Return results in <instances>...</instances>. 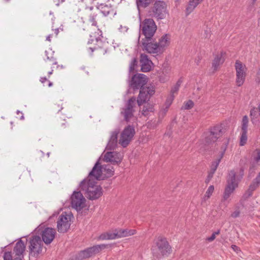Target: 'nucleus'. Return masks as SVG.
I'll list each match as a JSON object with an SVG mask.
<instances>
[{
    "mask_svg": "<svg viewBox=\"0 0 260 260\" xmlns=\"http://www.w3.org/2000/svg\"><path fill=\"white\" fill-rule=\"evenodd\" d=\"M97 5L98 6L96 8L90 7L87 8L85 11L86 15L88 17L92 25L94 26H96L98 21L101 20V14L104 16H107L113 12V10L110 6L100 3V2H98Z\"/></svg>",
    "mask_w": 260,
    "mask_h": 260,
    "instance_id": "obj_1",
    "label": "nucleus"
},
{
    "mask_svg": "<svg viewBox=\"0 0 260 260\" xmlns=\"http://www.w3.org/2000/svg\"><path fill=\"white\" fill-rule=\"evenodd\" d=\"M94 180L84 179L80 184L81 189L84 191L87 197L91 200L99 198L103 194L102 188L96 185Z\"/></svg>",
    "mask_w": 260,
    "mask_h": 260,
    "instance_id": "obj_2",
    "label": "nucleus"
},
{
    "mask_svg": "<svg viewBox=\"0 0 260 260\" xmlns=\"http://www.w3.org/2000/svg\"><path fill=\"white\" fill-rule=\"evenodd\" d=\"M236 172L234 170H231L229 172L227 179V185L223 193L221 200V202L223 203L227 201L232 193L234 192L235 189L238 187V182L236 179Z\"/></svg>",
    "mask_w": 260,
    "mask_h": 260,
    "instance_id": "obj_3",
    "label": "nucleus"
},
{
    "mask_svg": "<svg viewBox=\"0 0 260 260\" xmlns=\"http://www.w3.org/2000/svg\"><path fill=\"white\" fill-rule=\"evenodd\" d=\"M155 244L158 252L157 253L153 252V255L157 257L160 256H168L171 253V247L166 238L158 237Z\"/></svg>",
    "mask_w": 260,
    "mask_h": 260,
    "instance_id": "obj_4",
    "label": "nucleus"
},
{
    "mask_svg": "<svg viewBox=\"0 0 260 260\" xmlns=\"http://www.w3.org/2000/svg\"><path fill=\"white\" fill-rule=\"evenodd\" d=\"M43 243L39 236H32L29 239L28 249L29 255L37 257L40 254L43 250Z\"/></svg>",
    "mask_w": 260,
    "mask_h": 260,
    "instance_id": "obj_5",
    "label": "nucleus"
},
{
    "mask_svg": "<svg viewBox=\"0 0 260 260\" xmlns=\"http://www.w3.org/2000/svg\"><path fill=\"white\" fill-rule=\"evenodd\" d=\"M150 13V15L157 19H164L168 14L167 5L163 1L155 2Z\"/></svg>",
    "mask_w": 260,
    "mask_h": 260,
    "instance_id": "obj_6",
    "label": "nucleus"
},
{
    "mask_svg": "<svg viewBox=\"0 0 260 260\" xmlns=\"http://www.w3.org/2000/svg\"><path fill=\"white\" fill-rule=\"evenodd\" d=\"M92 42L93 43L89 42L88 45V49L90 51V53L94 54L96 56H101L104 55L107 52V45L101 40L95 39L92 40Z\"/></svg>",
    "mask_w": 260,
    "mask_h": 260,
    "instance_id": "obj_7",
    "label": "nucleus"
},
{
    "mask_svg": "<svg viewBox=\"0 0 260 260\" xmlns=\"http://www.w3.org/2000/svg\"><path fill=\"white\" fill-rule=\"evenodd\" d=\"M72 216L63 212L59 215L57 221V229L59 233H64L68 231L71 224Z\"/></svg>",
    "mask_w": 260,
    "mask_h": 260,
    "instance_id": "obj_8",
    "label": "nucleus"
},
{
    "mask_svg": "<svg viewBox=\"0 0 260 260\" xmlns=\"http://www.w3.org/2000/svg\"><path fill=\"white\" fill-rule=\"evenodd\" d=\"M236 72V82L238 86H242L245 82L247 68L246 66L239 60H237L235 64Z\"/></svg>",
    "mask_w": 260,
    "mask_h": 260,
    "instance_id": "obj_9",
    "label": "nucleus"
},
{
    "mask_svg": "<svg viewBox=\"0 0 260 260\" xmlns=\"http://www.w3.org/2000/svg\"><path fill=\"white\" fill-rule=\"evenodd\" d=\"M71 204L73 208L79 211L86 207V199L80 191H74L71 197Z\"/></svg>",
    "mask_w": 260,
    "mask_h": 260,
    "instance_id": "obj_10",
    "label": "nucleus"
},
{
    "mask_svg": "<svg viewBox=\"0 0 260 260\" xmlns=\"http://www.w3.org/2000/svg\"><path fill=\"white\" fill-rule=\"evenodd\" d=\"M135 134L134 127L131 125H128L122 132L119 140V143L123 147H126L132 141Z\"/></svg>",
    "mask_w": 260,
    "mask_h": 260,
    "instance_id": "obj_11",
    "label": "nucleus"
},
{
    "mask_svg": "<svg viewBox=\"0 0 260 260\" xmlns=\"http://www.w3.org/2000/svg\"><path fill=\"white\" fill-rule=\"evenodd\" d=\"M156 25L152 19H146L143 23L142 33L146 39H152L156 30Z\"/></svg>",
    "mask_w": 260,
    "mask_h": 260,
    "instance_id": "obj_12",
    "label": "nucleus"
},
{
    "mask_svg": "<svg viewBox=\"0 0 260 260\" xmlns=\"http://www.w3.org/2000/svg\"><path fill=\"white\" fill-rule=\"evenodd\" d=\"M155 93V88L153 86H150L141 88L137 99L138 106H140L144 103L148 101L151 96Z\"/></svg>",
    "mask_w": 260,
    "mask_h": 260,
    "instance_id": "obj_13",
    "label": "nucleus"
},
{
    "mask_svg": "<svg viewBox=\"0 0 260 260\" xmlns=\"http://www.w3.org/2000/svg\"><path fill=\"white\" fill-rule=\"evenodd\" d=\"M147 82V78L143 74H136L133 76L129 82V86L133 89L144 88V86Z\"/></svg>",
    "mask_w": 260,
    "mask_h": 260,
    "instance_id": "obj_14",
    "label": "nucleus"
},
{
    "mask_svg": "<svg viewBox=\"0 0 260 260\" xmlns=\"http://www.w3.org/2000/svg\"><path fill=\"white\" fill-rule=\"evenodd\" d=\"M104 178L103 166L101 165L99 161H98L85 179L95 181L103 180Z\"/></svg>",
    "mask_w": 260,
    "mask_h": 260,
    "instance_id": "obj_15",
    "label": "nucleus"
},
{
    "mask_svg": "<svg viewBox=\"0 0 260 260\" xmlns=\"http://www.w3.org/2000/svg\"><path fill=\"white\" fill-rule=\"evenodd\" d=\"M221 134L222 128L220 125H216L211 128L210 131L206 134V143L210 144L215 142Z\"/></svg>",
    "mask_w": 260,
    "mask_h": 260,
    "instance_id": "obj_16",
    "label": "nucleus"
},
{
    "mask_svg": "<svg viewBox=\"0 0 260 260\" xmlns=\"http://www.w3.org/2000/svg\"><path fill=\"white\" fill-rule=\"evenodd\" d=\"M135 105L136 98L132 97L127 101L125 108L121 112L126 121L128 122L129 119L134 116V112H135L134 108Z\"/></svg>",
    "mask_w": 260,
    "mask_h": 260,
    "instance_id": "obj_17",
    "label": "nucleus"
},
{
    "mask_svg": "<svg viewBox=\"0 0 260 260\" xmlns=\"http://www.w3.org/2000/svg\"><path fill=\"white\" fill-rule=\"evenodd\" d=\"M152 39H143L141 43L143 46V50H145L149 53H160V49L157 46V43H152Z\"/></svg>",
    "mask_w": 260,
    "mask_h": 260,
    "instance_id": "obj_18",
    "label": "nucleus"
},
{
    "mask_svg": "<svg viewBox=\"0 0 260 260\" xmlns=\"http://www.w3.org/2000/svg\"><path fill=\"white\" fill-rule=\"evenodd\" d=\"M103 160L105 162H110L113 165L118 164L122 160L121 154L116 151L106 152L104 156Z\"/></svg>",
    "mask_w": 260,
    "mask_h": 260,
    "instance_id": "obj_19",
    "label": "nucleus"
},
{
    "mask_svg": "<svg viewBox=\"0 0 260 260\" xmlns=\"http://www.w3.org/2000/svg\"><path fill=\"white\" fill-rule=\"evenodd\" d=\"M56 231L51 228H46L42 232V241L46 244H50L55 238Z\"/></svg>",
    "mask_w": 260,
    "mask_h": 260,
    "instance_id": "obj_20",
    "label": "nucleus"
},
{
    "mask_svg": "<svg viewBox=\"0 0 260 260\" xmlns=\"http://www.w3.org/2000/svg\"><path fill=\"white\" fill-rule=\"evenodd\" d=\"M140 63L141 71L143 72H147L151 70L152 62L149 59L147 55L141 54L140 56Z\"/></svg>",
    "mask_w": 260,
    "mask_h": 260,
    "instance_id": "obj_21",
    "label": "nucleus"
},
{
    "mask_svg": "<svg viewBox=\"0 0 260 260\" xmlns=\"http://www.w3.org/2000/svg\"><path fill=\"white\" fill-rule=\"evenodd\" d=\"M25 248L26 246L24 243L21 240H19L16 243L13 249V252L15 254L14 257H20L22 259L23 257V253Z\"/></svg>",
    "mask_w": 260,
    "mask_h": 260,
    "instance_id": "obj_22",
    "label": "nucleus"
},
{
    "mask_svg": "<svg viewBox=\"0 0 260 260\" xmlns=\"http://www.w3.org/2000/svg\"><path fill=\"white\" fill-rule=\"evenodd\" d=\"M223 54L224 53L223 52H221L217 54L214 57L212 64V68L213 70V72L217 71L220 66L224 62L225 59L223 56Z\"/></svg>",
    "mask_w": 260,
    "mask_h": 260,
    "instance_id": "obj_23",
    "label": "nucleus"
},
{
    "mask_svg": "<svg viewBox=\"0 0 260 260\" xmlns=\"http://www.w3.org/2000/svg\"><path fill=\"white\" fill-rule=\"evenodd\" d=\"M260 183L254 179L252 183L250 184L248 189L246 191L243 195V198L245 199L252 196L253 192L259 186Z\"/></svg>",
    "mask_w": 260,
    "mask_h": 260,
    "instance_id": "obj_24",
    "label": "nucleus"
},
{
    "mask_svg": "<svg viewBox=\"0 0 260 260\" xmlns=\"http://www.w3.org/2000/svg\"><path fill=\"white\" fill-rule=\"evenodd\" d=\"M116 238L127 237L136 234V230L128 229L115 230Z\"/></svg>",
    "mask_w": 260,
    "mask_h": 260,
    "instance_id": "obj_25",
    "label": "nucleus"
},
{
    "mask_svg": "<svg viewBox=\"0 0 260 260\" xmlns=\"http://www.w3.org/2000/svg\"><path fill=\"white\" fill-rule=\"evenodd\" d=\"M119 132L115 131L111 134L110 139L107 145V148L110 149H114L117 144V137Z\"/></svg>",
    "mask_w": 260,
    "mask_h": 260,
    "instance_id": "obj_26",
    "label": "nucleus"
},
{
    "mask_svg": "<svg viewBox=\"0 0 260 260\" xmlns=\"http://www.w3.org/2000/svg\"><path fill=\"white\" fill-rule=\"evenodd\" d=\"M170 38L167 35H164L159 39L157 46L160 49V53L164 51V48L168 46L170 43Z\"/></svg>",
    "mask_w": 260,
    "mask_h": 260,
    "instance_id": "obj_27",
    "label": "nucleus"
},
{
    "mask_svg": "<svg viewBox=\"0 0 260 260\" xmlns=\"http://www.w3.org/2000/svg\"><path fill=\"white\" fill-rule=\"evenodd\" d=\"M103 166V173L105 178H108L114 175V170L110 165H104Z\"/></svg>",
    "mask_w": 260,
    "mask_h": 260,
    "instance_id": "obj_28",
    "label": "nucleus"
},
{
    "mask_svg": "<svg viewBox=\"0 0 260 260\" xmlns=\"http://www.w3.org/2000/svg\"><path fill=\"white\" fill-rule=\"evenodd\" d=\"M203 0H190L186 10L187 15L190 14Z\"/></svg>",
    "mask_w": 260,
    "mask_h": 260,
    "instance_id": "obj_29",
    "label": "nucleus"
},
{
    "mask_svg": "<svg viewBox=\"0 0 260 260\" xmlns=\"http://www.w3.org/2000/svg\"><path fill=\"white\" fill-rule=\"evenodd\" d=\"M259 115H260L258 107L257 108H253L251 109L250 117L252 123H255L258 120V118Z\"/></svg>",
    "mask_w": 260,
    "mask_h": 260,
    "instance_id": "obj_30",
    "label": "nucleus"
},
{
    "mask_svg": "<svg viewBox=\"0 0 260 260\" xmlns=\"http://www.w3.org/2000/svg\"><path fill=\"white\" fill-rule=\"evenodd\" d=\"M116 239L115 230L113 233L107 232L104 233L99 236L98 237L99 240H113Z\"/></svg>",
    "mask_w": 260,
    "mask_h": 260,
    "instance_id": "obj_31",
    "label": "nucleus"
},
{
    "mask_svg": "<svg viewBox=\"0 0 260 260\" xmlns=\"http://www.w3.org/2000/svg\"><path fill=\"white\" fill-rule=\"evenodd\" d=\"M154 111L153 106L151 105H147L144 106L142 111V114L145 116L149 115L150 112H153Z\"/></svg>",
    "mask_w": 260,
    "mask_h": 260,
    "instance_id": "obj_32",
    "label": "nucleus"
},
{
    "mask_svg": "<svg viewBox=\"0 0 260 260\" xmlns=\"http://www.w3.org/2000/svg\"><path fill=\"white\" fill-rule=\"evenodd\" d=\"M4 260H22L20 257H14L11 252H6L4 254Z\"/></svg>",
    "mask_w": 260,
    "mask_h": 260,
    "instance_id": "obj_33",
    "label": "nucleus"
},
{
    "mask_svg": "<svg viewBox=\"0 0 260 260\" xmlns=\"http://www.w3.org/2000/svg\"><path fill=\"white\" fill-rule=\"evenodd\" d=\"M56 64V62L54 60H49L45 61V65L46 67H50L51 70L48 71V74L51 75L53 71V70L52 69L53 66Z\"/></svg>",
    "mask_w": 260,
    "mask_h": 260,
    "instance_id": "obj_34",
    "label": "nucleus"
},
{
    "mask_svg": "<svg viewBox=\"0 0 260 260\" xmlns=\"http://www.w3.org/2000/svg\"><path fill=\"white\" fill-rule=\"evenodd\" d=\"M248 122V116L247 115L244 116L242 121V131H247Z\"/></svg>",
    "mask_w": 260,
    "mask_h": 260,
    "instance_id": "obj_35",
    "label": "nucleus"
},
{
    "mask_svg": "<svg viewBox=\"0 0 260 260\" xmlns=\"http://www.w3.org/2000/svg\"><path fill=\"white\" fill-rule=\"evenodd\" d=\"M247 131H242L240 141V146H244L246 143L247 140Z\"/></svg>",
    "mask_w": 260,
    "mask_h": 260,
    "instance_id": "obj_36",
    "label": "nucleus"
},
{
    "mask_svg": "<svg viewBox=\"0 0 260 260\" xmlns=\"http://www.w3.org/2000/svg\"><path fill=\"white\" fill-rule=\"evenodd\" d=\"M214 190V186L213 185H210L208 187L207 190L206 192V193H205V196L204 197V199L205 200H208L209 198H210V197L212 195V193L213 192Z\"/></svg>",
    "mask_w": 260,
    "mask_h": 260,
    "instance_id": "obj_37",
    "label": "nucleus"
},
{
    "mask_svg": "<svg viewBox=\"0 0 260 260\" xmlns=\"http://www.w3.org/2000/svg\"><path fill=\"white\" fill-rule=\"evenodd\" d=\"M194 106V103L191 100H188L184 104L183 106L182 107L181 109L189 110L191 109Z\"/></svg>",
    "mask_w": 260,
    "mask_h": 260,
    "instance_id": "obj_38",
    "label": "nucleus"
},
{
    "mask_svg": "<svg viewBox=\"0 0 260 260\" xmlns=\"http://www.w3.org/2000/svg\"><path fill=\"white\" fill-rule=\"evenodd\" d=\"M211 36V31L210 28H206L202 34V37L205 39H209Z\"/></svg>",
    "mask_w": 260,
    "mask_h": 260,
    "instance_id": "obj_39",
    "label": "nucleus"
},
{
    "mask_svg": "<svg viewBox=\"0 0 260 260\" xmlns=\"http://www.w3.org/2000/svg\"><path fill=\"white\" fill-rule=\"evenodd\" d=\"M181 83V81L180 80L177 81L176 84L172 88L170 95H174V93L177 92L180 86Z\"/></svg>",
    "mask_w": 260,
    "mask_h": 260,
    "instance_id": "obj_40",
    "label": "nucleus"
},
{
    "mask_svg": "<svg viewBox=\"0 0 260 260\" xmlns=\"http://www.w3.org/2000/svg\"><path fill=\"white\" fill-rule=\"evenodd\" d=\"M137 60L136 58H134L130 64H129V72H133L135 71V68L137 65Z\"/></svg>",
    "mask_w": 260,
    "mask_h": 260,
    "instance_id": "obj_41",
    "label": "nucleus"
},
{
    "mask_svg": "<svg viewBox=\"0 0 260 260\" xmlns=\"http://www.w3.org/2000/svg\"><path fill=\"white\" fill-rule=\"evenodd\" d=\"M220 163V159H216L215 161H213L212 162L211 167H210V171L213 172H215L219 164Z\"/></svg>",
    "mask_w": 260,
    "mask_h": 260,
    "instance_id": "obj_42",
    "label": "nucleus"
},
{
    "mask_svg": "<svg viewBox=\"0 0 260 260\" xmlns=\"http://www.w3.org/2000/svg\"><path fill=\"white\" fill-rule=\"evenodd\" d=\"M174 99V95H170L167 99L165 106H167L168 107H170L171 105L172 104L173 100Z\"/></svg>",
    "mask_w": 260,
    "mask_h": 260,
    "instance_id": "obj_43",
    "label": "nucleus"
},
{
    "mask_svg": "<svg viewBox=\"0 0 260 260\" xmlns=\"http://www.w3.org/2000/svg\"><path fill=\"white\" fill-rule=\"evenodd\" d=\"M220 234V230H218L216 232H214L212 235L206 239V240L209 242L213 241L216 238V235H218Z\"/></svg>",
    "mask_w": 260,
    "mask_h": 260,
    "instance_id": "obj_44",
    "label": "nucleus"
},
{
    "mask_svg": "<svg viewBox=\"0 0 260 260\" xmlns=\"http://www.w3.org/2000/svg\"><path fill=\"white\" fill-rule=\"evenodd\" d=\"M169 108V107L167 106H165V108H162L159 112V116L164 117L168 112Z\"/></svg>",
    "mask_w": 260,
    "mask_h": 260,
    "instance_id": "obj_45",
    "label": "nucleus"
},
{
    "mask_svg": "<svg viewBox=\"0 0 260 260\" xmlns=\"http://www.w3.org/2000/svg\"><path fill=\"white\" fill-rule=\"evenodd\" d=\"M151 0H139V4L140 6L146 7L150 3Z\"/></svg>",
    "mask_w": 260,
    "mask_h": 260,
    "instance_id": "obj_46",
    "label": "nucleus"
},
{
    "mask_svg": "<svg viewBox=\"0 0 260 260\" xmlns=\"http://www.w3.org/2000/svg\"><path fill=\"white\" fill-rule=\"evenodd\" d=\"M226 149V146H222L221 151L220 152L219 157L217 159H220V161H221V159L222 158V157L225 153Z\"/></svg>",
    "mask_w": 260,
    "mask_h": 260,
    "instance_id": "obj_47",
    "label": "nucleus"
},
{
    "mask_svg": "<svg viewBox=\"0 0 260 260\" xmlns=\"http://www.w3.org/2000/svg\"><path fill=\"white\" fill-rule=\"evenodd\" d=\"M240 211L239 209H237L231 214V217L233 218H237L240 216Z\"/></svg>",
    "mask_w": 260,
    "mask_h": 260,
    "instance_id": "obj_48",
    "label": "nucleus"
},
{
    "mask_svg": "<svg viewBox=\"0 0 260 260\" xmlns=\"http://www.w3.org/2000/svg\"><path fill=\"white\" fill-rule=\"evenodd\" d=\"M256 151L257 153V155L256 156L254 157V159L256 161L258 162L260 160V149H256Z\"/></svg>",
    "mask_w": 260,
    "mask_h": 260,
    "instance_id": "obj_49",
    "label": "nucleus"
},
{
    "mask_svg": "<svg viewBox=\"0 0 260 260\" xmlns=\"http://www.w3.org/2000/svg\"><path fill=\"white\" fill-rule=\"evenodd\" d=\"M255 81L258 84H260V70H258L256 73Z\"/></svg>",
    "mask_w": 260,
    "mask_h": 260,
    "instance_id": "obj_50",
    "label": "nucleus"
},
{
    "mask_svg": "<svg viewBox=\"0 0 260 260\" xmlns=\"http://www.w3.org/2000/svg\"><path fill=\"white\" fill-rule=\"evenodd\" d=\"M231 248L233 249V250L235 251L237 253H238L241 250L240 248L237 246L235 245H232L231 246Z\"/></svg>",
    "mask_w": 260,
    "mask_h": 260,
    "instance_id": "obj_51",
    "label": "nucleus"
},
{
    "mask_svg": "<svg viewBox=\"0 0 260 260\" xmlns=\"http://www.w3.org/2000/svg\"><path fill=\"white\" fill-rule=\"evenodd\" d=\"M73 1L74 2V3L76 4H78V5H80V4H84L85 2V0H73Z\"/></svg>",
    "mask_w": 260,
    "mask_h": 260,
    "instance_id": "obj_52",
    "label": "nucleus"
},
{
    "mask_svg": "<svg viewBox=\"0 0 260 260\" xmlns=\"http://www.w3.org/2000/svg\"><path fill=\"white\" fill-rule=\"evenodd\" d=\"M214 172L211 171L210 170V172L209 173V174L208 175V178H209V179H211L213 176V174H214Z\"/></svg>",
    "mask_w": 260,
    "mask_h": 260,
    "instance_id": "obj_53",
    "label": "nucleus"
},
{
    "mask_svg": "<svg viewBox=\"0 0 260 260\" xmlns=\"http://www.w3.org/2000/svg\"><path fill=\"white\" fill-rule=\"evenodd\" d=\"M240 178H242L244 175V170L241 168L240 171Z\"/></svg>",
    "mask_w": 260,
    "mask_h": 260,
    "instance_id": "obj_54",
    "label": "nucleus"
},
{
    "mask_svg": "<svg viewBox=\"0 0 260 260\" xmlns=\"http://www.w3.org/2000/svg\"><path fill=\"white\" fill-rule=\"evenodd\" d=\"M47 80V78L46 77H42L40 79V81L44 83L45 82H46Z\"/></svg>",
    "mask_w": 260,
    "mask_h": 260,
    "instance_id": "obj_55",
    "label": "nucleus"
},
{
    "mask_svg": "<svg viewBox=\"0 0 260 260\" xmlns=\"http://www.w3.org/2000/svg\"><path fill=\"white\" fill-rule=\"evenodd\" d=\"M256 181H258L260 183V172L258 173V175L254 179Z\"/></svg>",
    "mask_w": 260,
    "mask_h": 260,
    "instance_id": "obj_56",
    "label": "nucleus"
},
{
    "mask_svg": "<svg viewBox=\"0 0 260 260\" xmlns=\"http://www.w3.org/2000/svg\"><path fill=\"white\" fill-rule=\"evenodd\" d=\"M54 32L56 35V36H57L59 32V29L58 28H55L54 29Z\"/></svg>",
    "mask_w": 260,
    "mask_h": 260,
    "instance_id": "obj_57",
    "label": "nucleus"
},
{
    "mask_svg": "<svg viewBox=\"0 0 260 260\" xmlns=\"http://www.w3.org/2000/svg\"><path fill=\"white\" fill-rule=\"evenodd\" d=\"M147 127H150V128H151V127H155V124H154L153 126H151V125H150V122H148V123H147Z\"/></svg>",
    "mask_w": 260,
    "mask_h": 260,
    "instance_id": "obj_58",
    "label": "nucleus"
},
{
    "mask_svg": "<svg viewBox=\"0 0 260 260\" xmlns=\"http://www.w3.org/2000/svg\"><path fill=\"white\" fill-rule=\"evenodd\" d=\"M51 35H49L46 38V40L48 41H51Z\"/></svg>",
    "mask_w": 260,
    "mask_h": 260,
    "instance_id": "obj_59",
    "label": "nucleus"
},
{
    "mask_svg": "<svg viewBox=\"0 0 260 260\" xmlns=\"http://www.w3.org/2000/svg\"><path fill=\"white\" fill-rule=\"evenodd\" d=\"M48 86H49V87L52 86V82H49V84H48Z\"/></svg>",
    "mask_w": 260,
    "mask_h": 260,
    "instance_id": "obj_60",
    "label": "nucleus"
},
{
    "mask_svg": "<svg viewBox=\"0 0 260 260\" xmlns=\"http://www.w3.org/2000/svg\"><path fill=\"white\" fill-rule=\"evenodd\" d=\"M210 179H209V178H207V179H206V183L209 182V181H210Z\"/></svg>",
    "mask_w": 260,
    "mask_h": 260,
    "instance_id": "obj_61",
    "label": "nucleus"
},
{
    "mask_svg": "<svg viewBox=\"0 0 260 260\" xmlns=\"http://www.w3.org/2000/svg\"><path fill=\"white\" fill-rule=\"evenodd\" d=\"M21 119H24V116H23V115H22V116H21Z\"/></svg>",
    "mask_w": 260,
    "mask_h": 260,
    "instance_id": "obj_62",
    "label": "nucleus"
},
{
    "mask_svg": "<svg viewBox=\"0 0 260 260\" xmlns=\"http://www.w3.org/2000/svg\"><path fill=\"white\" fill-rule=\"evenodd\" d=\"M256 0H252L253 2L254 3Z\"/></svg>",
    "mask_w": 260,
    "mask_h": 260,
    "instance_id": "obj_63",
    "label": "nucleus"
},
{
    "mask_svg": "<svg viewBox=\"0 0 260 260\" xmlns=\"http://www.w3.org/2000/svg\"><path fill=\"white\" fill-rule=\"evenodd\" d=\"M259 70H260V69Z\"/></svg>",
    "mask_w": 260,
    "mask_h": 260,
    "instance_id": "obj_64",
    "label": "nucleus"
}]
</instances>
